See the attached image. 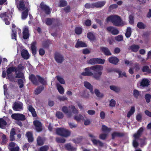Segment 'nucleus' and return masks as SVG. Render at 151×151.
<instances>
[{
  "mask_svg": "<svg viewBox=\"0 0 151 151\" xmlns=\"http://www.w3.org/2000/svg\"><path fill=\"white\" fill-rule=\"evenodd\" d=\"M107 22H111L115 26H123L126 24L125 21H122L120 17L117 15H112L107 18Z\"/></svg>",
  "mask_w": 151,
  "mask_h": 151,
  "instance_id": "1",
  "label": "nucleus"
},
{
  "mask_svg": "<svg viewBox=\"0 0 151 151\" xmlns=\"http://www.w3.org/2000/svg\"><path fill=\"white\" fill-rule=\"evenodd\" d=\"M91 68L92 70L95 72L93 75V78L96 80L100 79L101 76L102 74L103 66L101 65H96L92 66Z\"/></svg>",
  "mask_w": 151,
  "mask_h": 151,
  "instance_id": "2",
  "label": "nucleus"
},
{
  "mask_svg": "<svg viewBox=\"0 0 151 151\" xmlns=\"http://www.w3.org/2000/svg\"><path fill=\"white\" fill-rule=\"evenodd\" d=\"M62 111L65 114H67L68 116L70 117L72 115V114H77L78 113V110L75 107L72 105L69 106L68 107L63 106L62 108Z\"/></svg>",
  "mask_w": 151,
  "mask_h": 151,
  "instance_id": "3",
  "label": "nucleus"
},
{
  "mask_svg": "<svg viewBox=\"0 0 151 151\" xmlns=\"http://www.w3.org/2000/svg\"><path fill=\"white\" fill-rule=\"evenodd\" d=\"M29 78L33 83L35 85L38 84L37 80L43 84H45L46 83V81L38 76L36 77L34 75H31L29 76Z\"/></svg>",
  "mask_w": 151,
  "mask_h": 151,
  "instance_id": "4",
  "label": "nucleus"
},
{
  "mask_svg": "<svg viewBox=\"0 0 151 151\" xmlns=\"http://www.w3.org/2000/svg\"><path fill=\"white\" fill-rule=\"evenodd\" d=\"M18 0H15V2L17 7L19 11L26 10L29 9L27 5L24 4L23 0H20L19 1H18Z\"/></svg>",
  "mask_w": 151,
  "mask_h": 151,
  "instance_id": "5",
  "label": "nucleus"
},
{
  "mask_svg": "<svg viewBox=\"0 0 151 151\" xmlns=\"http://www.w3.org/2000/svg\"><path fill=\"white\" fill-rule=\"evenodd\" d=\"M7 13H1L0 14V17L2 18L6 25L9 24V20L12 18V16L10 14H7Z\"/></svg>",
  "mask_w": 151,
  "mask_h": 151,
  "instance_id": "6",
  "label": "nucleus"
},
{
  "mask_svg": "<svg viewBox=\"0 0 151 151\" xmlns=\"http://www.w3.org/2000/svg\"><path fill=\"white\" fill-rule=\"evenodd\" d=\"M143 130V128H141L138 131L137 133L134 135V137L135 139L133 141V145L134 147H136L138 145V143L136 141V139L138 138L141 134Z\"/></svg>",
  "mask_w": 151,
  "mask_h": 151,
  "instance_id": "7",
  "label": "nucleus"
},
{
  "mask_svg": "<svg viewBox=\"0 0 151 151\" xmlns=\"http://www.w3.org/2000/svg\"><path fill=\"white\" fill-rule=\"evenodd\" d=\"M11 117L12 119L16 120H24L25 119L24 115L20 114H12Z\"/></svg>",
  "mask_w": 151,
  "mask_h": 151,
  "instance_id": "8",
  "label": "nucleus"
},
{
  "mask_svg": "<svg viewBox=\"0 0 151 151\" xmlns=\"http://www.w3.org/2000/svg\"><path fill=\"white\" fill-rule=\"evenodd\" d=\"M8 147L10 151H18L19 150L18 145L14 142H10L8 145Z\"/></svg>",
  "mask_w": 151,
  "mask_h": 151,
  "instance_id": "9",
  "label": "nucleus"
},
{
  "mask_svg": "<svg viewBox=\"0 0 151 151\" xmlns=\"http://www.w3.org/2000/svg\"><path fill=\"white\" fill-rule=\"evenodd\" d=\"M23 104L21 102H16L13 106V108L14 110L20 111L23 109Z\"/></svg>",
  "mask_w": 151,
  "mask_h": 151,
  "instance_id": "10",
  "label": "nucleus"
},
{
  "mask_svg": "<svg viewBox=\"0 0 151 151\" xmlns=\"http://www.w3.org/2000/svg\"><path fill=\"white\" fill-rule=\"evenodd\" d=\"M91 68L92 66L85 68L84 69L85 71L82 72L81 75L83 76H93V77L94 74L91 71V70H92Z\"/></svg>",
  "mask_w": 151,
  "mask_h": 151,
  "instance_id": "11",
  "label": "nucleus"
},
{
  "mask_svg": "<svg viewBox=\"0 0 151 151\" xmlns=\"http://www.w3.org/2000/svg\"><path fill=\"white\" fill-rule=\"evenodd\" d=\"M89 136L91 138V139L92 142L94 145L100 146H102L103 143L99 141L96 139V137L92 134H89Z\"/></svg>",
  "mask_w": 151,
  "mask_h": 151,
  "instance_id": "12",
  "label": "nucleus"
},
{
  "mask_svg": "<svg viewBox=\"0 0 151 151\" xmlns=\"http://www.w3.org/2000/svg\"><path fill=\"white\" fill-rule=\"evenodd\" d=\"M12 63H10L9 64V66L11 67L7 69L6 73H7V76L9 77V78L10 79V77L9 76V75L11 73L15 71L16 72V73L17 72V71L16 68L15 67L12 66Z\"/></svg>",
  "mask_w": 151,
  "mask_h": 151,
  "instance_id": "13",
  "label": "nucleus"
},
{
  "mask_svg": "<svg viewBox=\"0 0 151 151\" xmlns=\"http://www.w3.org/2000/svg\"><path fill=\"white\" fill-rule=\"evenodd\" d=\"M17 31L19 35L21 33V30L19 28H17L15 29H12V39H14L16 40H17L16 37L17 33Z\"/></svg>",
  "mask_w": 151,
  "mask_h": 151,
  "instance_id": "14",
  "label": "nucleus"
},
{
  "mask_svg": "<svg viewBox=\"0 0 151 151\" xmlns=\"http://www.w3.org/2000/svg\"><path fill=\"white\" fill-rule=\"evenodd\" d=\"M33 124L37 131L39 132L42 130V128L41 122L38 120H36L34 121Z\"/></svg>",
  "mask_w": 151,
  "mask_h": 151,
  "instance_id": "15",
  "label": "nucleus"
},
{
  "mask_svg": "<svg viewBox=\"0 0 151 151\" xmlns=\"http://www.w3.org/2000/svg\"><path fill=\"white\" fill-rule=\"evenodd\" d=\"M23 37L24 39H27L29 37L28 28L27 27L25 26L23 28Z\"/></svg>",
  "mask_w": 151,
  "mask_h": 151,
  "instance_id": "16",
  "label": "nucleus"
},
{
  "mask_svg": "<svg viewBox=\"0 0 151 151\" xmlns=\"http://www.w3.org/2000/svg\"><path fill=\"white\" fill-rule=\"evenodd\" d=\"M55 59L56 62L58 63H61L64 60L62 55L59 53H56L55 55Z\"/></svg>",
  "mask_w": 151,
  "mask_h": 151,
  "instance_id": "17",
  "label": "nucleus"
},
{
  "mask_svg": "<svg viewBox=\"0 0 151 151\" xmlns=\"http://www.w3.org/2000/svg\"><path fill=\"white\" fill-rule=\"evenodd\" d=\"M40 7L41 9L45 11L47 14H49L50 12V10L49 7L45 4L43 2H42L40 4Z\"/></svg>",
  "mask_w": 151,
  "mask_h": 151,
  "instance_id": "18",
  "label": "nucleus"
},
{
  "mask_svg": "<svg viewBox=\"0 0 151 151\" xmlns=\"http://www.w3.org/2000/svg\"><path fill=\"white\" fill-rule=\"evenodd\" d=\"M87 45L86 43L82 41H79V40H77L75 47L76 48L86 47Z\"/></svg>",
  "mask_w": 151,
  "mask_h": 151,
  "instance_id": "19",
  "label": "nucleus"
},
{
  "mask_svg": "<svg viewBox=\"0 0 151 151\" xmlns=\"http://www.w3.org/2000/svg\"><path fill=\"white\" fill-rule=\"evenodd\" d=\"M106 2L105 1H101L93 3L94 8V7L97 8H101L103 7L105 4Z\"/></svg>",
  "mask_w": 151,
  "mask_h": 151,
  "instance_id": "20",
  "label": "nucleus"
},
{
  "mask_svg": "<svg viewBox=\"0 0 151 151\" xmlns=\"http://www.w3.org/2000/svg\"><path fill=\"white\" fill-rule=\"evenodd\" d=\"M36 42L35 41L32 42L31 44V49L33 55L36 54L37 52Z\"/></svg>",
  "mask_w": 151,
  "mask_h": 151,
  "instance_id": "21",
  "label": "nucleus"
},
{
  "mask_svg": "<svg viewBox=\"0 0 151 151\" xmlns=\"http://www.w3.org/2000/svg\"><path fill=\"white\" fill-rule=\"evenodd\" d=\"M107 30L114 35H117L119 33V31L117 29L111 27H108Z\"/></svg>",
  "mask_w": 151,
  "mask_h": 151,
  "instance_id": "22",
  "label": "nucleus"
},
{
  "mask_svg": "<svg viewBox=\"0 0 151 151\" xmlns=\"http://www.w3.org/2000/svg\"><path fill=\"white\" fill-rule=\"evenodd\" d=\"M84 85L85 87L89 89L90 92L92 93H93V86L89 82L87 81H85L84 82Z\"/></svg>",
  "mask_w": 151,
  "mask_h": 151,
  "instance_id": "23",
  "label": "nucleus"
},
{
  "mask_svg": "<svg viewBox=\"0 0 151 151\" xmlns=\"http://www.w3.org/2000/svg\"><path fill=\"white\" fill-rule=\"evenodd\" d=\"M109 61L111 63L116 65L119 61V59L116 57H111L108 59Z\"/></svg>",
  "mask_w": 151,
  "mask_h": 151,
  "instance_id": "24",
  "label": "nucleus"
},
{
  "mask_svg": "<svg viewBox=\"0 0 151 151\" xmlns=\"http://www.w3.org/2000/svg\"><path fill=\"white\" fill-rule=\"evenodd\" d=\"M149 81L148 79H143L140 82V86L143 87L147 86L149 85Z\"/></svg>",
  "mask_w": 151,
  "mask_h": 151,
  "instance_id": "25",
  "label": "nucleus"
},
{
  "mask_svg": "<svg viewBox=\"0 0 151 151\" xmlns=\"http://www.w3.org/2000/svg\"><path fill=\"white\" fill-rule=\"evenodd\" d=\"M21 55L22 57L24 59H27L29 57L27 51L25 50H23L21 52Z\"/></svg>",
  "mask_w": 151,
  "mask_h": 151,
  "instance_id": "26",
  "label": "nucleus"
},
{
  "mask_svg": "<svg viewBox=\"0 0 151 151\" xmlns=\"http://www.w3.org/2000/svg\"><path fill=\"white\" fill-rule=\"evenodd\" d=\"M100 50L101 51L103 52L104 54L106 55H111V53L110 52L109 50L106 47H101Z\"/></svg>",
  "mask_w": 151,
  "mask_h": 151,
  "instance_id": "27",
  "label": "nucleus"
},
{
  "mask_svg": "<svg viewBox=\"0 0 151 151\" xmlns=\"http://www.w3.org/2000/svg\"><path fill=\"white\" fill-rule=\"evenodd\" d=\"M139 48V45H133L130 46L129 49L131 50L132 51L134 52H137Z\"/></svg>",
  "mask_w": 151,
  "mask_h": 151,
  "instance_id": "28",
  "label": "nucleus"
},
{
  "mask_svg": "<svg viewBox=\"0 0 151 151\" xmlns=\"http://www.w3.org/2000/svg\"><path fill=\"white\" fill-rule=\"evenodd\" d=\"M28 109L31 112L32 116L35 117L36 116V114L35 109L30 105L28 106Z\"/></svg>",
  "mask_w": 151,
  "mask_h": 151,
  "instance_id": "29",
  "label": "nucleus"
},
{
  "mask_svg": "<svg viewBox=\"0 0 151 151\" xmlns=\"http://www.w3.org/2000/svg\"><path fill=\"white\" fill-rule=\"evenodd\" d=\"M29 10V9H28L26 10L22 11H23L22 14V19L24 20L27 18L28 16Z\"/></svg>",
  "mask_w": 151,
  "mask_h": 151,
  "instance_id": "30",
  "label": "nucleus"
},
{
  "mask_svg": "<svg viewBox=\"0 0 151 151\" xmlns=\"http://www.w3.org/2000/svg\"><path fill=\"white\" fill-rule=\"evenodd\" d=\"M57 87L58 92L60 94H63L64 92V90L62 86L59 84H57Z\"/></svg>",
  "mask_w": 151,
  "mask_h": 151,
  "instance_id": "31",
  "label": "nucleus"
},
{
  "mask_svg": "<svg viewBox=\"0 0 151 151\" xmlns=\"http://www.w3.org/2000/svg\"><path fill=\"white\" fill-rule=\"evenodd\" d=\"M26 136L28 138V140L29 142H32L33 140V138L32 133L30 132H28L27 133Z\"/></svg>",
  "mask_w": 151,
  "mask_h": 151,
  "instance_id": "32",
  "label": "nucleus"
},
{
  "mask_svg": "<svg viewBox=\"0 0 151 151\" xmlns=\"http://www.w3.org/2000/svg\"><path fill=\"white\" fill-rule=\"evenodd\" d=\"M42 20L43 22H45V23L48 25H51L54 21V19H47L45 20L44 19H42Z\"/></svg>",
  "mask_w": 151,
  "mask_h": 151,
  "instance_id": "33",
  "label": "nucleus"
},
{
  "mask_svg": "<svg viewBox=\"0 0 151 151\" xmlns=\"http://www.w3.org/2000/svg\"><path fill=\"white\" fill-rule=\"evenodd\" d=\"M135 111V107L134 106H132L130 110L128 112L127 117L128 118H129L134 113Z\"/></svg>",
  "mask_w": 151,
  "mask_h": 151,
  "instance_id": "34",
  "label": "nucleus"
},
{
  "mask_svg": "<svg viewBox=\"0 0 151 151\" xmlns=\"http://www.w3.org/2000/svg\"><path fill=\"white\" fill-rule=\"evenodd\" d=\"M64 128H58L56 129V132L57 134L60 136H62L63 135V133Z\"/></svg>",
  "mask_w": 151,
  "mask_h": 151,
  "instance_id": "35",
  "label": "nucleus"
},
{
  "mask_svg": "<svg viewBox=\"0 0 151 151\" xmlns=\"http://www.w3.org/2000/svg\"><path fill=\"white\" fill-rule=\"evenodd\" d=\"M6 124V122L2 118L0 119V127L4 129Z\"/></svg>",
  "mask_w": 151,
  "mask_h": 151,
  "instance_id": "36",
  "label": "nucleus"
},
{
  "mask_svg": "<svg viewBox=\"0 0 151 151\" xmlns=\"http://www.w3.org/2000/svg\"><path fill=\"white\" fill-rule=\"evenodd\" d=\"M64 131L63 132V135L62 136L67 137L70 135V132L69 130L64 128Z\"/></svg>",
  "mask_w": 151,
  "mask_h": 151,
  "instance_id": "37",
  "label": "nucleus"
},
{
  "mask_svg": "<svg viewBox=\"0 0 151 151\" xmlns=\"http://www.w3.org/2000/svg\"><path fill=\"white\" fill-rule=\"evenodd\" d=\"M0 138L2 139V143H5L7 140V138L6 136L3 133L0 132Z\"/></svg>",
  "mask_w": 151,
  "mask_h": 151,
  "instance_id": "38",
  "label": "nucleus"
},
{
  "mask_svg": "<svg viewBox=\"0 0 151 151\" xmlns=\"http://www.w3.org/2000/svg\"><path fill=\"white\" fill-rule=\"evenodd\" d=\"M132 30L130 27H128L127 28V31L125 34V36L127 37H129L131 34Z\"/></svg>",
  "mask_w": 151,
  "mask_h": 151,
  "instance_id": "39",
  "label": "nucleus"
},
{
  "mask_svg": "<svg viewBox=\"0 0 151 151\" xmlns=\"http://www.w3.org/2000/svg\"><path fill=\"white\" fill-rule=\"evenodd\" d=\"M137 27L140 29H144L145 28L146 26L143 22H139L137 24Z\"/></svg>",
  "mask_w": 151,
  "mask_h": 151,
  "instance_id": "40",
  "label": "nucleus"
},
{
  "mask_svg": "<svg viewBox=\"0 0 151 151\" xmlns=\"http://www.w3.org/2000/svg\"><path fill=\"white\" fill-rule=\"evenodd\" d=\"M65 148L68 150L72 151H74L76 150V148L72 147L69 144L66 145H65Z\"/></svg>",
  "mask_w": 151,
  "mask_h": 151,
  "instance_id": "41",
  "label": "nucleus"
},
{
  "mask_svg": "<svg viewBox=\"0 0 151 151\" xmlns=\"http://www.w3.org/2000/svg\"><path fill=\"white\" fill-rule=\"evenodd\" d=\"M109 87L111 90L114 91L116 92H118L120 91L119 88L115 86H110Z\"/></svg>",
  "mask_w": 151,
  "mask_h": 151,
  "instance_id": "42",
  "label": "nucleus"
},
{
  "mask_svg": "<svg viewBox=\"0 0 151 151\" xmlns=\"http://www.w3.org/2000/svg\"><path fill=\"white\" fill-rule=\"evenodd\" d=\"M94 92L95 94L99 98H102L103 96L104 95L102 93H101L99 90L96 89L94 91Z\"/></svg>",
  "mask_w": 151,
  "mask_h": 151,
  "instance_id": "43",
  "label": "nucleus"
},
{
  "mask_svg": "<svg viewBox=\"0 0 151 151\" xmlns=\"http://www.w3.org/2000/svg\"><path fill=\"white\" fill-rule=\"evenodd\" d=\"M43 87L41 86L39 87L35 90V93L36 94H38L40 93L43 89Z\"/></svg>",
  "mask_w": 151,
  "mask_h": 151,
  "instance_id": "44",
  "label": "nucleus"
},
{
  "mask_svg": "<svg viewBox=\"0 0 151 151\" xmlns=\"http://www.w3.org/2000/svg\"><path fill=\"white\" fill-rule=\"evenodd\" d=\"M96 64L103 65L105 62V60L104 59L100 58H96Z\"/></svg>",
  "mask_w": 151,
  "mask_h": 151,
  "instance_id": "45",
  "label": "nucleus"
},
{
  "mask_svg": "<svg viewBox=\"0 0 151 151\" xmlns=\"http://www.w3.org/2000/svg\"><path fill=\"white\" fill-rule=\"evenodd\" d=\"M88 38L91 41L93 40L94 39V37L93 34L91 32L88 33L87 34Z\"/></svg>",
  "mask_w": 151,
  "mask_h": 151,
  "instance_id": "46",
  "label": "nucleus"
},
{
  "mask_svg": "<svg viewBox=\"0 0 151 151\" xmlns=\"http://www.w3.org/2000/svg\"><path fill=\"white\" fill-rule=\"evenodd\" d=\"M102 131L106 133L109 132L111 130L109 128H108L107 127L104 125H103L102 126Z\"/></svg>",
  "mask_w": 151,
  "mask_h": 151,
  "instance_id": "47",
  "label": "nucleus"
},
{
  "mask_svg": "<svg viewBox=\"0 0 151 151\" xmlns=\"http://www.w3.org/2000/svg\"><path fill=\"white\" fill-rule=\"evenodd\" d=\"M74 119L77 121H80L81 120H82L83 119V117L81 115H78L75 116L74 117Z\"/></svg>",
  "mask_w": 151,
  "mask_h": 151,
  "instance_id": "48",
  "label": "nucleus"
},
{
  "mask_svg": "<svg viewBox=\"0 0 151 151\" xmlns=\"http://www.w3.org/2000/svg\"><path fill=\"white\" fill-rule=\"evenodd\" d=\"M142 71L143 72H147L148 73L150 72V70L147 65H145L142 68Z\"/></svg>",
  "mask_w": 151,
  "mask_h": 151,
  "instance_id": "49",
  "label": "nucleus"
},
{
  "mask_svg": "<svg viewBox=\"0 0 151 151\" xmlns=\"http://www.w3.org/2000/svg\"><path fill=\"white\" fill-rule=\"evenodd\" d=\"M57 117L59 119H62L63 117V114L61 112L58 111L56 114Z\"/></svg>",
  "mask_w": 151,
  "mask_h": 151,
  "instance_id": "50",
  "label": "nucleus"
},
{
  "mask_svg": "<svg viewBox=\"0 0 151 151\" xmlns=\"http://www.w3.org/2000/svg\"><path fill=\"white\" fill-rule=\"evenodd\" d=\"M140 94V92L137 90H134L133 91L134 96L136 98H137Z\"/></svg>",
  "mask_w": 151,
  "mask_h": 151,
  "instance_id": "51",
  "label": "nucleus"
},
{
  "mask_svg": "<svg viewBox=\"0 0 151 151\" xmlns=\"http://www.w3.org/2000/svg\"><path fill=\"white\" fill-rule=\"evenodd\" d=\"M82 31V28L80 27H76L75 29V32L76 34H80L81 33Z\"/></svg>",
  "mask_w": 151,
  "mask_h": 151,
  "instance_id": "52",
  "label": "nucleus"
},
{
  "mask_svg": "<svg viewBox=\"0 0 151 151\" xmlns=\"http://www.w3.org/2000/svg\"><path fill=\"white\" fill-rule=\"evenodd\" d=\"M57 78L59 82L62 84H64L65 83V81L61 77L59 76H57Z\"/></svg>",
  "mask_w": 151,
  "mask_h": 151,
  "instance_id": "53",
  "label": "nucleus"
},
{
  "mask_svg": "<svg viewBox=\"0 0 151 151\" xmlns=\"http://www.w3.org/2000/svg\"><path fill=\"white\" fill-rule=\"evenodd\" d=\"M56 141L57 142L60 143H63L65 142V140L63 138H56Z\"/></svg>",
  "mask_w": 151,
  "mask_h": 151,
  "instance_id": "54",
  "label": "nucleus"
},
{
  "mask_svg": "<svg viewBox=\"0 0 151 151\" xmlns=\"http://www.w3.org/2000/svg\"><path fill=\"white\" fill-rule=\"evenodd\" d=\"M37 144L39 145H42L43 144V141L40 137H39L37 139Z\"/></svg>",
  "mask_w": 151,
  "mask_h": 151,
  "instance_id": "55",
  "label": "nucleus"
},
{
  "mask_svg": "<svg viewBox=\"0 0 151 151\" xmlns=\"http://www.w3.org/2000/svg\"><path fill=\"white\" fill-rule=\"evenodd\" d=\"M116 103V101L114 99H111L109 102V106L113 107L115 106Z\"/></svg>",
  "mask_w": 151,
  "mask_h": 151,
  "instance_id": "56",
  "label": "nucleus"
},
{
  "mask_svg": "<svg viewBox=\"0 0 151 151\" xmlns=\"http://www.w3.org/2000/svg\"><path fill=\"white\" fill-rule=\"evenodd\" d=\"M119 77H123V76L127 77L126 73L124 72H122L120 71H118Z\"/></svg>",
  "mask_w": 151,
  "mask_h": 151,
  "instance_id": "57",
  "label": "nucleus"
},
{
  "mask_svg": "<svg viewBox=\"0 0 151 151\" xmlns=\"http://www.w3.org/2000/svg\"><path fill=\"white\" fill-rule=\"evenodd\" d=\"M96 58H92L90 59L88 63L91 64H96Z\"/></svg>",
  "mask_w": 151,
  "mask_h": 151,
  "instance_id": "58",
  "label": "nucleus"
},
{
  "mask_svg": "<svg viewBox=\"0 0 151 151\" xmlns=\"http://www.w3.org/2000/svg\"><path fill=\"white\" fill-rule=\"evenodd\" d=\"M85 6L86 8L87 9L94 8L93 3L91 4L87 3L85 5Z\"/></svg>",
  "mask_w": 151,
  "mask_h": 151,
  "instance_id": "59",
  "label": "nucleus"
},
{
  "mask_svg": "<svg viewBox=\"0 0 151 151\" xmlns=\"http://www.w3.org/2000/svg\"><path fill=\"white\" fill-rule=\"evenodd\" d=\"M151 96L150 94H147L145 95V98L147 102L149 103L150 101Z\"/></svg>",
  "mask_w": 151,
  "mask_h": 151,
  "instance_id": "60",
  "label": "nucleus"
},
{
  "mask_svg": "<svg viewBox=\"0 0 151 151\" xmlns=\"http://www.w3.org/2000/svg\"><path fill=\"white\" fill-rule=\"evenodd\" d=\"M16 78H22L23 76V74L20 71L16 73Z\"/></svg>",
  "mask_w": 151,
  "mask_h": 151,
  "instance_id": "61",
  "label": "nucleus"
},
{
  "mask_svg": "<svg viewBox=\"0 0 151 151\" xmlns=\"http://www.w3.org/2000/svg\"><path fill=\"white\" fill-rule=\"evenodd\" d=\"M121 136V135L119 133L116 132H114L112 134V138L113 139H114L116 137H120Z\"/></svg>",
  "mask_w": 151,
  "mask_h": 151,
  "instance_id": "62",
  "label": "nucleus"
},
{
  "mask_svg": "<svg viewBox=\"0 0 151 151\" xmlns=\"http://www.w3.org/2000/svg\"><path fill=\"white\" fill-rule=\"evenodd\" d=\"M129 23L131 24H133L134 23V21L133 19V15H130L129 17Z\"/></svg>",
  "mask_w": 151,
  "mask_h": 151,
  "instance_id": "63",
  "label": "nucleus"
},
{
  "mask_svg": "<svg viewBox=\"0 0 151 151\" xmlns=\"http://www.w3.org/2000/svg\"><path fill=\"white\" fill-rule=\"evenodd\" d=\"M48 149V147L45 146L41 147L40 149V151H47Z\"/></svg>",
  "mask_w": 151,
  "mask_h": 151,
  "instance_id": "64",
  "label": "nucleus"
}]
</instances>
